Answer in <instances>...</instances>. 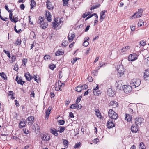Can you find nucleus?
<instances>
[{
  "label": "nucleus",
  "mask_w": 149,
  "mask_h": 149,
  "mask_svg": "<svg viewBox=\"0 0 149 149\" xmlns=\"http://www.w3.org/2000/svg\"><path fill=\"white\" fill-rule=\"evenodd\" d=\"M139 149H145L146 148L143 142H141L139 146Z\"/></svg>",
  "instance_id": "c85d7f7f"
},
{
  "label": "nucleus",
  "mask_w": 149,
  "mask_h": 149,
  "mask_svg": "<svg viewBox=\"0 0 149 149\" xmlns=\"http://www.w3.org/2000/svg\"><path fill=\"white\" fill-rule=\"evenodd\" d=\"M88 86L86 84H84L83 85H82V90L86 89L87 88Z\"/></svg>",
  "instance_id": "13d9d810"
},
{
  "label": "nucleus",
  "mask_w": 149,
  "mask_h": 149,
  "mask_svg": "<svg viewBox=\"0 0 149 149\" xmlns=\"http://www.w3.org/2000/svg\"><path fill=\"white\" fill-rule=\"evenodd\" d=\"M81 144L80 142L76 143L75 145L74 146V148L75 149L79 148L81 147Z\"/></svg>",
  "instance_id": "f704fd0d"
},
{
  "label": "nucleus",
  "mask_w": 149,
  "mask_h": 149,
  "mask_svg": "<svg viewBox=\"0 0 149 149\" xmlns=\"http://www.w3.org/2000/svg\"><path fill=\"white\" fill-rule=\"evenodd\" d=\"M49 68L52 70H53L55 68V65L54 64L50 66Z\"/></svg>",
  "instance_id": "774afa93"
},
{
  "label": "nucleus",
  "mask_w": 149,
  "mask_h": 149,
  "mask_svg": "<svg viewBox=\"0 0 149 149\" xmlns=\"http://www.w3.org/2000/svg\"><path fill=\"white\" fill-rule=\"evenodd\" d=\"M58 122L59 124L61 125H64L65 123V121L62 120H59Z\"/></svg>",
  "instance_id": "8fccbe9b"
},
{
  "label": "nucleus",
  "mask_w": 149,
  "mask_h": 149,
  "mask_svg": "<svg viewBox=\"0 0 149 149\" xmlns=\"http://www.w3.org/2000/svg\"><path fill=\"white\" fill-rule=\"evenodd\" d=\"M125 69L123 66L122 65H119L117 66V71L118 74L121 76V75H123L125 72Z\"/></svg>",
  "instance_id": "20e7f679"
},
{
  "label": "nucleus",
  "mask_w": 149,
  "mask_h": 149,
  "mask_svg": "<svg viewBox=\"0 0 149 149\" xmlns=\"http://www.w3.org/2000/svg\"><path fill=\"white\" fill-rule=\"evenodd\" d=\"M38 76L37 74H36V76H34V80L37 83H38L39 81L38 79Z\"/></svg>",
  "instance_id": "bf43d9fd"
},
{
  "label": "nucleus",
  "mask_w": 149,
  "mask_h": 149,
  "mask_svg": "<svg viewBox=\"0 0 149 149\" xmlns=\"http://www.w3.org/2000/svg\"><path fill=\"white\" fill-rule=\"evenodd\" d=\"M143 120V119L142 117H138L135 119V124L136 125L139 126V125H140L141 124Z\"/></svg>",
  "instance_id": "0eeeda50"
},
{
  "label": "nucleus",
  "mask_w": 149,
  "mask_h": 149,
  "mask_svg": "<svg viewBox=\"0 0 149 149\" xmlns=\"http://www.w3.org/2000/svg\"><path fill=\"white\" fill-rule=\"evenodd\" d=\"M76 107V104H74L70 106V109H75Z\"/></svg>",
  "instance_id": "4d7b16f0"
},
{
  "label": "nucleus",
  "mask_w": 149,
  "mask_h": 149,
  "mask_svg": "<svg viewBox=\"0 0 149 149\" xmlns=\"http://www.w3.org/2000/svg\"><path fill=\"white\" fill-rule=\"evenodd\" d=\"M88 44L89 43L88 42L85 40L83 42V45L85 47H87L88 45Z\"/></svg>",
  "instance_id": "864d4df0"
},
{
  "label": "nucleus",
  "mask_w": 149,
  "mask_h": 149,
  "mask_svg": "<svg viewBox=\"0 0 149 149\" xmlns=\"http://www.w3.org/2000/svg\"><path fill=\"white\" fill-rule=\"evenodd\" d=\"M24 76L26 78V80H27L28 81H29L31 80L32 79V76L30 75L29 72L25 73L24 74Z\"/></svg>",
  "instance_id": "a211bd4d"
},
{
  "label": "nucleus",
  "mask_w": 149,
  "mask_h": 149,
  "mask_svg": "<svg viewBox=\"0 0 149 149\" xmlns=\"http://www.w3.org/2000/svg\"><path fill=\"white\" fill-rule=\"evenodd\" d=\"M132 87L129 85H123L122 89L124 92L126 93H129L132 90Z\"/></svg>",
  "instance_id": "7ed1b4c3"
},
{
  "label": "nucleus",
  "mask_w": 149,
  "mask_h": 149,
  "mask_svg": "<svg viewBox=\"0 0 149 149\" xmlns=\"http://www.w3.org/2000/svg\"><path fill=\"white\" fill-rule=\"evenodd\" d=\"M78 59L77 58L75 57L74 58L73 60L71 62L72 64H74L75 63L76 61Z\"/></svg>",
  "instance_id": "338daca9"
},
{
  "label": "nucleus",
  "mask_w": 149,
  "mask_h": 149,
  "mask_svg": "<svg viewBox=\"0 0 149 149\" xmlns=\"http://www.w3.org/2000/svg\"><path fill=\"white\" fill-rule=\"evenodd\" d=\"M18 19V17L17 16H15L13 17L12 19H11V21L14 22H17Z\"/></svg>",
  "instance_id": "cd10ccee"
},
{
  "label": "nucleus",
  "mask_w": 149,
  "mask_h": 149,
  "mask_svg": "<svg viewBox=\"0 0 149 149\" xmlns=\"http://www.w3.org/2000/svg\"><path fill=\"white\" fill-rule=\"evenodd\" d=\"M144 78L145 80H149V70H145L144 72Z\"/></svg>",
  "instance_id": "4468645a"
},
{
  "label": "nucleus",
  "mask_w": 149,
  "mask_h": 149,
  "mask_svg": "<svg viewBox=\"0 0 149 149\" xmlns=\"http://www.w3.org/2000/svg\"><path fill=\"white\" fill-rule=\"evenodd\" d=\"M52 107H49L48 108L47 110L45 112L46 117L45 119L46 120L48 118L50 114V112L51 110H52Z\"/></svg>",
  "instance_id": "6ab92c4d"
},
{
  "label": "nucleus",
  "mask_w": 149,
  "mask_h": 149,
  "mask_svg": "<svg viewBox=\"0 0 149 149\" xmlns=\"http://www.w3.org/2000/svg\"><path fill=\"white\" fill-rule=\"evenodd\" d=\"M27 123V121L25 120L22 119L19 123V127L20 128L25 127Z\"/></svg>",
  "instance_id": "f8f14e48"
},
{
  "label": "nucleus",
  "mask_w": 149,
  "mask_h": 149,
  "mask_svg": "<svg viewBox=\"0 0 149 149\" xmlns=\"http://www.w3.org/2000/svg\"><path fill=\"white\" fill-rule=\"evenodd\" d=\"M100 22H102L105 17V16L100 15Z\"/></svg>",
  "instance_id": "5fc2aeb1"
},
{
  "label": "nucleus",
  "mask_w": 149,
  "mask_h": 149,
  "mask_svg": "<svg viewBox=\"0 0 149 149\" xmlns=\"http://www.w3.org/2000/svg\"><path fill=\"white\" fill-rule=\"evenodd\" d=\"M108 115L109 117L112 119L116 120L118 118L117 114L112 109H111L108 111Z\"/></svg>",
  "instance_id": "f03ea898"
},
{
  "label": "nucleus",
  "mask_w": 149,
  "mask_h": 149,
  "mask_svg": "<svg viewBox=\"0 0 149 149\" xmlns=\"http://www.w3.org/2000/svg\"><path fill=\"white\" fill-rule=\"evenodd\" d=\"M47 26L48 25L47 23L45 22L43 24L41 25L40 27L42 28V29H44L46 28L47 27Z\"/></svg>",
  "instance_id": "c9c22d12"
},
{
  "label": "nucleus",
  "mask_w": 149,
  "mask_h": 149,
  "mask_svg": "<svg viewBox=\"0 0 149 149\" xmlns=\"http://www.w3.org/2000/svg\"><path fill=\"white\" fill-rule=\"evenodd\" d=\"M46 17H47V21L48 22H50L51 21V15L50 14V12H49L48 13H47L46 14Z\"/></svg>",
  "instance_id": "412c9836"
},
{
  "label": "nucleus",
  "mask_w": 149,
  "mask_h": 149,
  "mask_svg": "<svg viewBox=\"0 0 149 149\" xmlns=\"http://www.w3.org/2000/svg\"><path fill=\"white\" fill-rule=\"evenodd\" d=\"M0 75L1 77L4 80L7 79L6 76L5 74L4 73L2 72L0 73Z\"/></svg>",
  "instance_id": "7c9ffc66"
},
{
  "label": "nucleus",
  "mask_w": 149,
  "mask_h": 149,
  "mask_svg": "<svg viewBox=\"0 0 149 149\" xmlns=\"http://www.w3.org/2000/svg\"><path fill=\"white\" fill-rule=\"evenodd\" d=\"M91 90L90 89H88L84 93V95L86 96L88 94L89 92H90Z\"/></svg>",
  "instance_id": "052dcab7"
},
{
  "label": "nucleus",
  "mask_w": 149,
  "mask_h": 149,
  "mask_svg": "<svg viewBox=\"0 0 149 149\" xmlns=\"http://www.w3.org/2000/svg\"><path fill=\"white\" fill-rule=\"evenodd\" d=\"M14 30H15V32L17 33H19L20 32V31H22V30H21V29H19L18 30H17L16 29V25H15V26H14Z\"/></svg>",
  "instance_id": "e2e57ef3"
},
{
  "label": "nucleus",
  "mask_w": 149,
  "mask_h": 149,
  "mask_svg": "<svg viewBox=\"0 0 149 149\" xmlns=\"http://www.w3.org/2000/svg\"><path fill=\"white\" fill-rule=\"evenodd\" d=\"M143 25H144V22L143 20L139 19L138 23V26H141Z\"/></svg>",
  "instance_id": "2f4dec72"
},
{
  "label": "nucleus",
  "mask_w": 149,
  "mask_h": 149,
  "mask_svg": "<svg viewBox=\"0 0 149 149\" xmlns=\"http://www.w3.org/2000/svg\"><path fill=\"white\" fill-rule=\"evenodd\" d=\"M27 119L29 121L28 124L29 125H32L34 123L33 121L34 120V118L33 116H30Z\"/></svg>",
  "instance_id": "f3484780"
},
{
  "label": "nucleus",
  "mask_w": 149,
  "mask_h": 149,
  "mask_svg": "<svg viewBox=\"0 0 149 149\" xmlns=\"http://www.w3.org/2000/svg\"><path fill=\"white\" fill-rule=\"evenodd\" d=\"M46 3L47 7L48 9L51 10L53 9V7L49 1H47Z\"/></svg>",
  "instance_id": "5701e85b"
},
{
  "label": "nucleus",
  "mask_w": 149,
  "mask_h": 149,
  "mask_svg": "<svg viewBox=\"0 0 149 149\" xmlns=\"http://www.w3.org/2000/svg\"><path fill=\"white\" fill-rule=\"evenodd\" d=\"M140 45L142 46H144L146 44V42L143 40H142L140 42Z\"/></svg>",
  "instance_id": "49530a36"
},
{
  "label": "nucleus",
  "mask_w": 149,
  "mask_h": 149,
  "mask_svg": "<svg viewBox=\"0 0 149 149\" xmlns=\"http://www.w3.org/2000/svg\"><path fill=\"white\" fill-rule=\"evenodd\" d=\"M50 132L56 136H57L58 135V131L57 130L54 128H51L50 129Z\"/></svg>",
  "instance_id": "dca6fc26"
},
{
  "label": "nucleus",
  "mask_w": 149,
  "mask_h": 149,
  "mask_svg": "<svg viewBox=\"0 0 149 149\" xmlns=\"http://www.w3.org/2000/svg\"><path fill=\"white\" fill-rule=\"evenodd\" d=\"M3 52L6 54L7 55V56L9 58H10V54L9 51H6V50H4Z\"/></svg>",
  "instance_id": "a19ab883"
},
{
  "label": "nucleus",
  "mask_w": 149,
  "mask_h": 149,
  "mask_svg": "<svg viewBox=\"0 0 149 149\" xmlns=\"http://www.w3.org/2000/svg\"><path fill=\"white\" fill-rule=\"evenodd\" d=\"M100 6V4H99V5H94V6H92L91 8L90 9V10H93V9H94L97 8L98 7H99Z\"/></svg>",
  "instance_id": "58836bf2"
},
{
  "label": "nucleus",
  "mask_w": 149,
  "mask_h": 149,
  "mask_svg": "<svg viewBox=\"0 0 149 149\" xmlns=\"http://www.w3.org/2000/svg\"><path fill=\"white\" fill-rule=\"evenodd\" d=\"M123 82L122 80H119L118 81H117L116 82V86L117 88V89L121 90L122 89V83Z\"/></svg>",
  "instance_id": "9d476101"
},
{
  "label": "nucleus",
  "mask_w": 149,
  "mask_h": 149,
  "mask_svg": "<svg viewBox=\"0 0 149 149\" xmlns=\"http://www.w3.org/2000/svg\"><path fill=\"white\" fill-rule=\"evenodd\" d=\"M138 55L134 53L130 55L128 57V60L130 61H134L138 58Z\"/></svg>",
  "instance_id": "423d86ee"
},
{
  "label": "nucleus",
  "mask_w": 149,
  "mask_h": 149,
  "mask_svg": "<svg viewBox=\"0 0 149 149\" xmlns=\"http://www.w3.org/2000/svg\"><path fill=\"white\" fill-rule=\"evenodd\" d=\"M130 47L129 46L123 47L121 49V52H126L130 49Z\"/></svg>",
  "instance_id": "b1692460"
},
{
  "label": "nucleus",
  "mask_w": 149,
  "mask_h": 149,
  "mask_svg": "<svg viewBox=\"0 0 149 149\" xmlns=\"http://www.w3.org/2000/svg\"><path fill=\"white\" fill-rule=\"evenodd\" d=\"M53 26L54 28H56L58 26V24L57 22L55 21L54 23L53 24Z\"/></svg>",
  "instance_id": "a18cd8bd"
},
{
  "label": "nucleus",
  "mask_w": 149,
  "mask_h": 149,
  "mask_svg": "<svg viewBox=\"0 0 149 149\" xmlns=\"http://www.w3.org/2000/svg\"><path fill=\"white\" fill-rule=\"evenodd\" d=\"M94 15L95 17H96V18L94 20V23H97L98 22V17L97 16V15L96 13H94Z\"/></svg>",
  "instance_id": "ea45409f"
},
{
  "label": "nucleus",
  "mask_w": 149,
  "mask_h": 149,
  "mask_svg": "<svg viewBox=\"0 0 149 149\" xmlns=\"http://www.w3.org/2000/svg\"><path fill=\"white\" fill-rule=\"evenodd\" d=\"M131 84L132 88H136L139 86L141 84V81L139 79H134L131 81Z\"/></svg>",
  "instance_id": "f257e3e1"
},
{
  "label": "nucleus",
  "mask_w": 149,
  "mask_h": 149,
  "mask_svg": "<svg viewBox=\"0 0 149 149\" xmlns=\"http://www.w3.org/2000/svg\"><path fill=\"white\" fill-rule=\"evenodd\" d=\"M68 141L66 140L63 139V144L65 148H67L68 147Z\"/></svg>",
  "instance_id": "72a5a7b5"
},
{
  "label": "nucleus",
  "mask_w": 149,
  "mask_h": 149,
  "mask_svg": "<svg viewBox=\"0 0 149 149\" xmlns=\"http://www.w3.org/2000/svg\"><path fill=\"white\" fill-rule=\"evenodd\" d=\"M63 43H62V45L63 46H64V47L67 46L68 44V42L65 40H63Z\"/></svg>",
  "instance_id": "680f3d73"
},
{
  "label": "nucleus",
  "mask_w": 149,
  "mask_h": 149,
  "mask_svg": "<svg viewBox=\"0 0 149 149\" xmlns=\"http://www.w3.org/2000/svg\"><path fill=\"white\" fill-rule=\"evenodd\" d=\"M59 129L58 131L60 133H62L64 132L65 130V127L63 126H60L59 127Z\"/></svg>",
  "instance_id": "c756f323"
},
{
  "label": "nucleus",
  "mask_w": 149,
  "mask_h": 149,
  "mask_svg": "<svg viewBox=\"0 0 149 149\" xmlns=\"http://www.w3.org/2000/svg\"><path fill=\"white\" fill-rule=\"evenodd\" d=\"M44 18L42 17H40L39 18V19L38 21V22L39 24H41L42 22L43 21Z\"/></svg>",
  "instance_id": "4c0bfd02"
},
{
  "label": "nucleus",
  "mask_w": 149,
  "mask_h": 149,
  "mask_svg": "<svg viewBox=\"0 0 149 149\" xmlns=\"http://www.w3.org/2000/svg\"><path fill=\"white\" fill-rule=\"evenodd\" d=\"M143 10L142 9H139L137 12L135 13L132 16V18L134 19L136 18H139L141 17L142 15V13L143 12Z\"/></svg>",
  "instance_id": "39448f33"
},
{
  "label": "nucleus",
  "mask_w": 149,
  "mask_h": 149,
  "mask_svg": "<svg viewBox=\"0 0 149 149\" xmlns=\"http://www.w3.org/2000/svg\"><path fill=\"white\" fill-rule=\"evenodd\" d=\"M110 105L112 106L113 108H116L117 107L118 103L117 102L115 101H112L110 103Z\"/></svg>",
  "instance_id": "aec40b11"
},
{
  "label": "nucleus",
  "mask_w": 149,
  "mask_h": 149,
  "mask_svg": "<svg viewBox=\"0 0 149 149\" xmlns=\"http://www.w3.org/2000/svg\"><path fill=\"white\" fill-rule=\"evenodd\" d=\"M58 85V86H59L60 87H62L63 86H64V84L63 83H61V82L60 81H58L57 82V85Z\"/></svg>",
  "instance_id": "79ce46f5"
},
{
  "label": "nucleus",
  "mask_w": 149,
  "mask_h": 149,
  "mask_svg": "<svg viewBox=\"0 0 149 149\" xmlns=\"http://www.w3.org/2000/svg\"><path fill=\"white\" fill-rule=\"evenodd\" d=\"M138 126L135 124H133L131 127V130L132 132L136 133L138 130Z\"/></svg>",
  "instance_id": "2eb2a0df"
},
{
  "label": "nucleus",
  "mask_w": 149,
  "mask_h": 149,
  "mask_svg": "<svg viewBox=\"0 0 149 149\" xmlns=\"http://www.w3.org/2000/svg\"><path fill=\"white\" fill-rule=\"evenodd\" d=\"M57 82H56L55 84V90L56 91H58L59 90L61 91L62 89H61V87H59V88H57Z\"/></svg>",
  "instance_id": "c03bdc74"
},
{
  "label": "nucleus",
  "mask_w": 149,
  "mask_h": 149,
  "mask_svg": "<svg viewBox=\"0 0 149 149\" xmlns=\"http://www.w3.org/2000/svg\"><path fill=\"white\" fill-rule=\"evenodd\" d=\"M41 138L42 140L45 141H49L50 139V136L49 135L47 134H42L40 135Z\"/></svg>",
  "instance_id": "6e6552de"
},
{
  "label": "nucleus",
  "mask_w": 149,
  "mask_h": 149,
  "mask_svg": "<svg viewBox=\"0 0 149 149\" xmlns=\"http://www.w3.org/2000/svg\"><path fill=\"white\" fill-rule=\"evenodd\" d=\"M35 94L34 92V91H31V94H30V96L31 97H33V98H34L35 97Z\"/></svg>",
  "instance_id": "0e129e2a"
},
{
  "label": "nucleus",
  "mask_w": 149,
  "mask_h": 149,
  "mask_svg": "<svg viewBox=\"0 0 149 149\" xmlns=\"http://www.w3.org/2000/svg\"><path fill=\"white\" fill-rule=\"evenodd\" d=\"M64 53V52L62 51H56L55 53V55L56 56H59V55H62Z\"/></svg>",
  "instance_id": "473e14b6"
},
{
  "label": "nucleus",
  "mask_w": 149,
  "mask_h": 149,
  "mask_svg": "<svg viewBox=\"0 0 149 149\" xmlns=\"http://www.w3.org/2000/svg\"><path fill=\"white\" fill-rule=\"evenodd\" d=\"M30 5L31 6V9H33V7L36 6V2L34 0H31Z\"/></svg>",
  "instance_id": "bb28decb"
},
{
  "label": "nucleus",
  "mask_w": 149,
  "mask_h": 149,
  "mask_svg": "<svg viewBox=\"0 0 149 149\" xmlns=\"http://www.w3.org/2000/svg\"><path fill=\"white\" fill-rule=\"evenodd\" d=\"M131 30V31H134L135 29V26L134 25H132L130 26Z\"/></svg>",
  "instance_id": "de8ad7c7"
},
{
  "label": "nucleus",
  "mask_w": 149,
  "mask_h": 149,
  "mask_svg": "<svg viewBox=\"0 0 149 149\" xmlns=\"http://www.w3.org/2000/svg\"><path fill=\"white\" fill-rule=\"evenodd\" d=\"M82 98L81 96H80L79 97H78L76 101V104H77L81 100Z\"/></svg>",
  "instance_id": "37998d69"
},
{
  "label": "nucleus",
  "mask_w": 149,
  "mask_h": 149,
  "mask_svg": "<svg viewBox=\"0 0 149 149\" xmlns=\"http://www.w3.org/2000/svg\"><path fill=\"white\" fill-rule=\"evenodd\" d=\"M132 116L131 115L129 114H126L125 119H126L128 122H130L132 119Z\"/></svg>",
  "instance_id": "a878e982"
},
{
  "label": "nucleus",
  "mask_w": 149,
  "mask_h": 149,
  "mask_svg": "<svg viewBox=\"0 0 149 149\" xmlns=\"http://www.w3.org/2000/svg\"><path fill=\"white\" fill-rule=\"evenodd\" d=\"M68 40L70 42L72 41L75 37L74 33L72 31H70L68 34Z\"/></svg>",
  "instance_id": "1a4fd4ad"
},
{
  "label": "nucleus",
  "mask_w": 149,
  "mask_h": 149,
  "mask_svg": "<svg viewBox=\"0 0 149 149\" xmlns=\"http://www.w3.org/2000/svg\"><path fill=\"white\" fill-rule=\"evenodd\" d=\"M115 124L112 120H109L107 123V127L109 129L112 128L115 126Z\"/></svg>",
  "instance_id": "9b49d317"
},
{
  "label": "nucleus",
  "mask_w": 149,
  "mask_h": 149,
  "mask_svg": "<svg viewBox=\"0 0 149 149\" xmlns=\"http://www.w3.org/2000/svg\"><path fill=\"white\" fill-rule=\"evenodd\" d=\"M97 90H94L93 93L94 95L96 96H98L100 94H101L100 91H99V93H98Z\"/></svg>",
  "instance_id": "e433bc0d"
},
{
  "label": "nucleus",
  "mask_w": 149,
  "mask_h": 149,
  "mask_svg": "<svg viewBox=\"0 0 149 149\" xmlns=\"http://www.w3.org/2000/svg\"><path fill=\"white\" fill-rule=\"evenodd\" d=\"M50 58V56L49 55H45L44 57V58L45 60H47L48 59H49Z\"/></svg>",
  "instance_id": "3c124183"
},
{
  "label": "nucleus",
  "mask_w": 149,
  "mask_h": 149,
  "mask_svg": "<svg viewBox=\"0 0 149 149\" xmlns=\"http://www.w3.org/2000/svg\"><path fill=\"white\" fill-rule=\"evenodd\" d=\"M106 11L104 10L101 12L100 13V15H104L105 14V13L106 12Z\"/></svg>",
  "instance_id": "69168bd1"
},
{
  "label": "nucleus",
  "mask_w": 149,
  "mask_h": 149,
  "mask_svg": "<svg viewBox=\"0 0 149 149\" xmlns=\"http://www.w3.org/2000/svg\"><path fill=\"white\" fill-rule=\"evenodd\" d=\"M69 0H63V5L65 6L67 5L68 4V1Z\"/></svg>",
  "instance_id": "09e8293b"
},
{
  "label": "nucleus",
  "mask_w": 149,
  "mask_h": 149,
  "mask_svg": "<svg viewBox=\"0 0 149 149\" xmlns=\"http://www.w3.org/2000/svg\"><path fill=\"white\" fill-rule=\"evenodd\" d=\"M115 93L114 91L111 88H109L108 89L107 94L108 96L112 97L114 96Z\"/></svg>",
  "instance_id": "ddd939ff"
},
{
  "label": "nucleus",
  "mask_w": 149,
  "mask_h": 149,
  "mask_svg": "<svg viewBox=\"0 0 149 149\" xmlns=\"http://www.w3.org/2000/svg\"><path fill=\"white\" fill-rule=\"evenodd\" d=\"M15 80L18 84H20L21 85H23L24 83V81H22V79H18L17 76L16 77Z\"/></svg>",
  "instance_id": "4be33fe9"
},
{
  "label": "nucleus",
  "mask_w": 149,
  "mask_h": 149,
  "mask_svg": "<svg viewBox=\"0 0 149 149\" xmlns=\"http://www.w3.org/2000/svg\"><path fill=\"white\" fill-rule=\"evenodd\" d=\"M23 132L24 134H28L29 133V132L27 129H24L23 130Z\"/></svg>",
  "instance_id": "6e6d98bb"
},
{
  "label": "nucleus",
  "mask_w": 149,
  "mask_h": 149,
  "mask_svg": "<svg viewBox=\"0 0 149 149\" xmlns=\"http://www.w3.org/2000/svg\"><path fill=\"white\" fill-rule=\"evenodd\" d=\"M82 106L80 104H76V108H77V109H81L82 108Z\"/></svg>",
  "instance_id": "603ef678"
},
{
  "label": "nucleus",
  "mask_w": 149,
  "mask_h": 149,
  "mask_svg": "<svg viewBox=\"0 0 149 149\" xmlns=\"http://www.w3.org/2000/svg\"><path fill=\"white\" fill-rule=\"evenodd\" d=\"M75 90L78 92H80L82 90V85H79L75 88Z\"/></svg>",
  "instance_id": "393cba45"
}]
</instances>
